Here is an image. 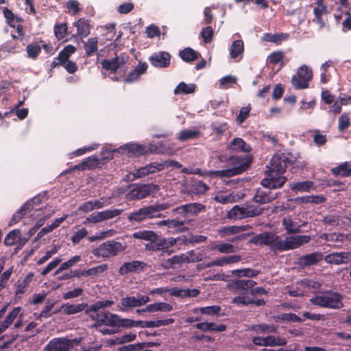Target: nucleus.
<instances>
[{
  "label": "nucleus",
  "instance_id": "nucleus-1",
  "mask_svg": "<svg viewBox=\"0 0 351 351\" xmlns=\"http://www.w3.org/2000/svg\"><path fill=\"white\" fill-rule=\"evenodd\" d=\"M291 162L285 155H273L266 166L267 170L265 171V178L261 182V185L269 189L282 188L287 181L284 173Z\"/></svg>",
  "mask_w": 351,
  "mask_h": 351
},
{
  "label": "nucleus",
  "instance_id": "nucleus-2",
  "mask_svg": "<svg viewBox=\"0 0 351 351\" xmlns=\"http://www.w3.org/2000/svg\"><path fill=\"white\" fill-rule=\"evenodd\" d=\"M214 159V163H223L221 167L225 169L218 171H211L209 172L210 176H215L219 178L232 177L241 174L245 171L252 162V155H216Z\"/></svg>",
  "mask_w": 351,
  "mask_h": 351
},
{
  "label": "nucleus",
  "instance_id": "nucleus-3",
  "mask_svg": "<svg viewBox=\"0 0 351 351\" xmlns=\"http://www.w3.org/2000/svg\"><path fill=\"white\" fill-rule=\"evenodd\" d=\"M158 147L154 144H138L130 142L116 148L112 145H105L100 154H154Z\"/></svg>",
  "mask_w": 351,
  "mask_h": 351
},
{
  "label": "nucleus",
  "instance_id": "nucleus-4",
  "mask_svg": "<svg viewBox=\"0 0 351 351\" xmlns=\"http://www.w3.org/2000/svg\"><path fill=\"white\" fill-rule=\"evenodd\" d=\"M169 167L172 169H180L182 165L174 160H167L161 162H152L144 167L134 169L127 176L128 179L132 181L135 179L141 178L148 174L158 172Z\"/></svg>",
  "mask_w": 351,
  "mask_h": 351
},
{
  "label": "nucleus",
  "instance_id": "nucleus-5",
  "mask_svg": "<svg viewBox=\"0 0 351 351\" xmlns=\"http://www.w3.org/2000/svg\"><path fill=\"white\" fill-rule=\"evenodd\" d=\"M168 208L169 206L166 204H156L146 206L137 210L131 212L128 216V219L131 223H141L147 219L159 218L162 217L161 212Z\"/></svg>",
  "mask_w": 351,
  "mask_h": 351
},
{
  "label": "nucleus",
  "instance_id": "nucleus-6",
  "mask_svg": "<svg viewBox=\"0 0 351 351\" xmlns=\"http://www.w3.org/2000/svg\"><path fill=\"white\" fill-rule=\"evenodd\" d=\"M125 248L126 246L123 243L112 239L99 244L93 249L92 253L96 257L107 259L119 255Z\"/></svg>",
  "mask_w": 351,
  "mask_h": 351
},
{
  "label": "nucleus",
  "instance_id": "nucleus-7",
  "mask_svg": "<svg viewBox=\"0 0 351 351\" xmlns=\"http://www.w3.org/2000/svg\"><path fill=\"white\" fill-rule=\"evenodd\" d=\"M342 298L341 294L328 291L323 294L316 295L310 299V302L311 304L321 307L339 309L343 306Z\"/></svg>",
  "mask_w": 351,
  "mask_h": 351
},
{
  "label": "nucleus",
  "instance_id": "nucleus-8",
  "mask_svg": "<svg viewBox=\"0 0 351 351\" xmlns=\"http://www.w3.org/2000/svg\"><path fill=\"white\" fill-rule=\"evenodd\" d=\"M313 78V71L307 65L300 66L295 75L292 77L291 83L295 89H305L308 88L309 82Z\"/></svg>",
  "mask_w": 351,
  "mask_h": 351
},
{
  "label": "nucleus",
  "instance_id": "nucleus-9",
  "mask_svg": "<svg viewBox=\"0 0 351 351\" xmlns=\"http://www.w3.org/2000/svg\"><path fill=\"white\" fill-rule=\"evenodd\" d=\"M158 189V186L155 184H133L130 191L125 195V198L128 201L143 199L149 196L151 193H154Z\"/></svg>",
  "mask_w": 351,
  "mask_h": 351
},
{
  "label": "nucleus",
  "instance_id": "nucleus-10",
  "mask_svg": "<svg viewBox=\"0 0 351 351\" xmlns=\"http://www.w3.org/2000/svg\"><path fill=\"white\" fill-rule=\"evenodd\" d=\"M263 209L254 205H248L245 207L234 206L227 213L228 219H243L246 217H254L260 215Z\"/></svg>",
  "mask_w": 351,
  "mask_h": 351
},
{
  "label": "nucleus",
  "instance_id": "nucleus-11",
  "mask_svg": "<svg viewBox=\"0 0 351 351\" xmlns=\"http://www.w3.org/2000/svg\"><path fill=\"white\" fill-rule=\"evenodd\" d=\"M149 301V297L146 295L137 294L136 297L127 295L121 299L120 304L118 305L119 311L128 312L132 308L143 306Z\"/></svg>",
  "mask_w": 351,
  "mask_h": 351
},
{
  "label": "nucleus",
  "instance_id": "nucleus-12",
  "mask_svg": "<svg viewBox=\"0 0 351 351\" xmlns=\"http://www.w3.org/2000/svg\"><path fill=\"white\" fill-rule=\"evenodd\" d=\"M113 159V155H107L105 157L99 158L95 155L87 157L80 163L75 165L71 170L85 171L87 169H93L95 168H101L106 164L109 160Z\"/></svg>",
  "mask_w": 351,
  "mask_h": 351
},
{
  "label": "nucleus",
  "instance_id": "nucleus-13",
  "mask_svg": "<svg viewBox=\"0 0 351 351\" xmlns=\"http://www.w3.org/2000/svg\"><path fill=\"white\" fill-rule=\"evenodd\" d=\"M313 8V18L312 21L319 25L320 28L326 26L328 23V8L324 0H317L311 5Z\"/></svg>",
  "mask_w": 351,
  "mask_h": 351
},
{
  "label": "nucleus",
  "instance_id": "nucleus-14",
  "mask_svg": "<svg viewBox=\"0 0 351 351\" xmlns=\"http://www.w3.org/2000/svg\"><path fill=\"white\" fill-rule=\"evenodd\" d=\"M73 342L66 337H56L48 342L44 351H69L73 348Z\"/></svg>",
  "mask_w": 351,
  "mask_h": 351
},
{
  "label": "nucleus",
  "instance_id": "nucleus-15",
  "mask_svg": "<svg viewBox=\"0 0 351 351\" xmlns=\"http://www.w3.org/2000/svg\"><path fill=\"white\" fill-rule=\"evenodd\" d=\"M252 343L257 346H285L287 343V339L284 337H275L268 335L265 337L256 336L252 339Z\"/></svg>",
  "mask_w": 351,
  "mask_h": 351
},
{
  "label": "nucleus",
  "instance_id": "nucleus-16",
  "mask_svg": "<svg viewBox=\"0 0 351 351\" xmlns=\"http://www.w3.org/2000/svg\"><path fill=\"white\" fill-rule=\"evenodd\" d=\"M279 237L276 234L271 232H264L259 234H256L254 236L250 239V243L255 245H271V249L272 250H274L275 243H276L278 241Z\"/></svg>",
  "mask_w": 351,
  "mask_h": 351
},
{
  "label": "nucleus",
  "instance_id": "nucleus-17",
  "mask_svg": "<svg viewBox=\"0 0 351 351\" xmlns=\"http://www.w3.org/2000/svg\"><path fill=\"white\" fill-rule=\"evenodd\" d=\"M128 56L121 53L114 58L105 59L101 62L102 68L106 71H110L111 73H115L119 67L128 62Z\"/></svg>",
  "mask_w": 351,
  "mask_h": 351
},
{
  "label": "nucleus",
  "instance_id": "nucleus-18",
  "mask_svg": "<svg viewBox=\"0 0 351 351\" xmlns=\"http://www.w3.org/2000/svg\"><path fill=\"white\" fill-rule=\"evenodd\" d=\"M171 58L169 53L159 51L149 56V61L154 67L167 68L170 65Z\"/></svg>",
  "mask_w": 351,
  "mask_h": 351
},
{
  "label": "nucleus",
  "instance_id": "nucleus-19",
  "mask_svg": "<svg viewBox=\"0 0 351 351\" xmlns=\"http://www.w3.org/2000/svg\"><path fill=\"white\" fill-rule=\"evenodd\" d=\"M202 258L197 256H195L194 252L191 251L190 256L182 254L180 255H176L169 258L167 260L166 263L167 267H173L176 265L181 264L182 263H190V262H197L201 261Z\"/></svg>",
  "mask_w": 351,
  "mask_h": 351
},
{
  "label": "nucleus",
  "instance_id": "nucleus-20",
  "mask_svg": "<svg viewBox=\"0 0 351 351\" xmlns=\"http://www.w3.org/2000/svg\"><path fill=\"white\" fill-rule=\"evenodd\" d=\"M147 264L143 261H133L132 262L124 263L119 268V273L124 276L129 273H138L143 271Z\"/></svg>",
  "mask_w": 351,
  "mask_h": 351
},
{
  "label": "nucleus",
  "instance_id": "nucleus-21",
  "mask_svg": "<svg viewBox=\"0 0 351 351\" xmlns=\"http://www.w3.org/2000/svg\"><path fill=\"white\" fill-rule=\"evenodd\" d=\"M324 256L321 252H312L311 254L302 256L298 258L299 265L304 268L315 265L323 260Z\"/></svg>",
  "mask_w": 351,
  "mask_h": 351
},
{
  "label": "nucleus",
  "instance_id": "nucleus-22",
  "mask_svg": "<svg viewBox=\"0 0 351 351\" xmlns=\"http://www.w3.org/2000/svg\"><path fill=\"white\" fill-rule=\"evenodd\" d=\"M255 285L256 282L252 280H234L228 283V287L233 291H243L245 293Z\"/></svg>",
  "mask_w": 351,
  "mask_h": 351
},
{
  "label": "nucleus",
  "instance_id": "nucleus-23",
  "mask_svg": "<svg viewBox=\"0 0 351 351\" xmlns=\"http://www.w3.org/2000/svg\"><path fill=\"white\" fill-rule=\"evenodd\" d=\"M282 226L289 234H296L301 232V228L307 224L306 221H304L301 224H298L294 221L291 217L287 216L282 219Z\"/></svg>",
  "mask_w": 351,
  "mask_h": 351
},
{
  "label": "nucleus",
  "instance_id": "nucleus-24",
  "mask_svg": "<svg viewBox=\"0 0 351 351\" xmlns=\"http://www.w3.org/2000/svg\"><path fill=\"white\" fill-rule=\"evenodd\" d=\"M147 64L146 62H139L138 66L132 71H130L125 78L126 83H132L138 80L140 76L145 73L147 69Z\"/></svg>",
  "mask_w": 351,
  "mask_h": 351
},
{
  "label": "nucleus",
  "instance_id": "nucleus-25",
  "mask_svg": "<svg viewBox=\"0 0 351 351\" xmlns=\"http://www.w3.org/2000/svg\"><path fill=\"white\" fill-rule=\"evenodd\" d=\"M276 198V194H273L270 191H264L261 189H258L253 197V201L257 204H265L271 202Z\"/></svg>",
  "mask_w": 351,
  "mask_h": 351
},
{
  "label": "nucleus",
  "instance_id": "nucleus-26",
  "mask_svg": "<svg viewBox=\"0 0 351 351\" xmlns=\"http://www.w3.org/2000/svg\"><path fill=\"white\" fill-rule=\"evenodd\" d=\"M331 173L335 176L342 178L351 176V161H346L339 164L331 169Z\"/></svg>",
  "mask_w": 351,
  "mask_h": 351
},
{
  "label": "nucleus",
  "instance_id": "nucleus-27",
  "mask_svg": "<svg viewBox=\"0 0 351 351\" xmlns=\"http://www.w3.org/2000/svg\"><path fill=\"white\" fill-rule=\"evenodd\" d=\"M195 328L203 332H223L227 328L225 324H217L213 322H201L195 325Z\"/></svg>",
  "mask_w": 351,
  "mask_h": 351
},
{
  "label": "nucleus",
  "instance_id": "nucleus-28",
  "mask_svg": "<svg viewBox=\"0 0 351 351\" xmlns=\"http://www.w3.org/2000/svg\"><path fill=\"white\" fill-rule=\"evenodd\" d=\"M298 248L295 240L292 236L287 237L285 241H278L274 245V250L283 252Z\"/></svg>",
  "mask_w": 351,
  "mask_h": 351
},
{
  "label": "nucleus",
  "instance_id": "nucleus-29",
  "mask_svg": "<svg viewBox=\"0 0 351 351\" xmlns=\"http://www.w3.org/2000/svg\"><path fill=\"white\" fill-rule=\"evenodd\" d=\"M175 242L176 241L173 239V237L162 239H158V237L156 239V248H158V251H163L168 254H171L173 252V250H169V248L175 245Z\"/></svg>",
  "mask_w": 351,
  "mask_h": 351
},
{
  "label": "nucleus",
  "instance_id": "nucleus-30",
  "mask_svg": "<svg viewBox=\"0 0 351 351\" xmlns=\"http://www.w3.org/2000/svg\"><path fill=\"white\" fill-rule=\"evenodd\" d=\"M179 56L183 61L191 63L198 60L201 57V55L199 52L195 51L192 48L186 47L180 51Z\"/></svg>",
  "mask_w": 351,
  "mask_h": 351
},
{
  "label": "nucleus",
  "instance_id": "nucleus-31",
  "mask_svg": "<svg viewBox=\"0 0 351 351\" xmlns=\"http://www.w3.org/2000/svg\"><path fill=\"white\" fill-rule=\"evenodd\" d=\"M21 311V308L14 307L5 317V319L0 324V334L5 331L17 317L19 313Z\"/></svg>",
  "mask_w": 351,
  "mask_h": 351
},
{
  "label": "nucleus",
  "instance_id": "nucleus-32",
  "mask_svg": "<svg viewBox=\"0 0 351 351\" xmlns=\"http://www.w3.org/2000/svg\"><path fill=\"white\" fill-rule=\"evenodd\" d=\"M189 219H181L179 217L172 219H169L167 228H174L175 232L177 233L184 232L188 230V228L184 227V225L189 223Z\"/></svg>",
  "mask_w": 351,
  "mask_h": 351
},
{
  "label": "nucleus",
  "instance_id": "nucleus-33",
  "mask_svg": "<svg viewBox=\"0 0 351 351\" xmlns=\"http://www.w3.org/2000/svg\"><path fill=\"white\" fill-rule=\"evenodd\" d=\"M232 151L248 153L251 152V146L247 144L241 138H235L230 145Z\"/></svg>",
  "mask_w": 351,
  "mask_h": 351
},
{
  "label": "nucleus",
  "instance_id": "nucleus-34",
  "mask_svg": "<svg viewBox=\"0 0 351 351\" xmlns=\"http://www.w3.org/2000/svg\"><path fill=\"white\" fill-rule=\"evenodd\" d=\"M241 261V256L240 255H231L227 257H222L219 259L215 260L211 263H208V267L213 266H223L228 264L236 263Z\"/></svg>",
  "mask_w": 351,
  "mask_h": 351
},
{
  "label": "nucleus",
  "instance_id": "nucleus-35",
  "mask_svg": "<svg viewBox=\"0 0 351 351\" xmlns=\"http://www.w3.org/2000/svg\"><path fill=\"white\" fill-rule=\"evenodd\" d=\"M289 34L286 33H265L263 34L262 39L264 41L274 43L276 45H280L283 41L288 39Z\"/></svg>",
  "mask_w": 351,
  "mask_h": 351
},
{
  "label": "nucleus",
  "instance_id": "nucleus-36",
  "mask_svg": "<svg viewBox=\"0 0 351 351\" xmlns=\"http://www.w3.org/2000/svg\"><path fill=\"white\" fill-rule=\"evenodd\" d=\"M126 318H121L119 315L109 313L106 322V326L125 328Z\"/></svg>",
  "mask_w": 351,
  "mask_h": 351
},
{
  "label": "nucleus",
  "instance_id": "nucleus-37",
  "mask_svg": "<svg viewBox=\"0 0 351 351\" xmlns=\"http://www.w3.org/2000/svg\"><path fill=\"white\" fill-rule=\"evenodd\" d=\"M84 48L86 57H91L98 51V38L97 37L89 38L84 43Z\"/></svg>",
  "mask_w": 351,
  "mask_h": 351
},
{
  "label": "nucleus",
  "instance_id": "nucleus-38",
  "mask_svg": "<svg viewBox=\"0 0 351 351\" xmlns=\"http://www.w3.org/2000/svg\"><path fill=\"white\" fill-rule=\"evenodd\" d=\"M250 228V226L249 225L225 226L219 229V232L222 236L232 235L247 230Z\"/></svg>",
  "mask_w": 351,
  "mask_h": 351
},
{
  "label": "nucleus",
  "instance_id": "nucleus-39",
  "mask_svg": "<svg viewBox=\"0 0 351 351\" xmlns=\"http://www.w3.org/2000/svg\"><path fill=\"white\" fill-rule=\"evenodd\" d=\"M77 34L82 38L86 37L90 34V26L88 20L80 19L75 23Z\"/></svg>",
  "mask_w": 351,
  "mask_h": 351
},
{
  "label": "nucleus",
  "instance_id": "nucleus-40",
  "mask_svg": "<svg viewBox=\"0 0 351 351\" xmlns=\"http://www.w3.org/2000/svg\"><path fill=\"white\" fill-rule=\"evenodd\" d=\"M88 306L86 303H81L78 304H65L62 306L61 308L64 315H73L84 311Z\"/></svg>",
  "mask_w": 351,
  "mask_h": 351
},
{
  "label": "nucleus",
  "instance_id": "nucleus-41",
  "mask_svg": "<svg viewBox=\"0 0 351 351\" xmlns=\"http://www.w3.org/2000/svg\"><path fill=\"white\" fill-rule=\"evenodd\" d=\"M348 255L346 252L333 253L325 257V261L331 264L340 265L346 262Z\"/></svg>",
  "mask_w": 351,
  "mask_h": 351
},
{
  "label": "nucleus",
  "instance_id": "nucleus-42",
  "mask_svg": "<svg viewBox=\"0 0 351 351\" xmlns=\"http://www.w3.org/2000/svg\"><path fill=\"white\" fill-rule=\"evenodd\" d=\"M108 268L107 264H102L86 270H80V277L96 276L105 272Z\"/></svg>",
  "mask_w": 351,
  "mask_h": 351
},
{
  "label": "nucleus",
  "instance_id": "nucleus-43",
  "mask_svg": "<svg viewBox=\"0 0 351 351\" xmlns=\"http://www.w3.org/2000/svg\"><path fill=\"white\" fill-rule=\"evenodd\" d=\"M132 237L136 239L154 241L158 238V234L152 230H139L134 232Z\"/></svg>",
  "mask_w": 351,
  "mask_h": 351
},
{
  "label": "nucleus",
  "instance_id": "nucleus-44",
  "mask_svg": "<svg viewBox=\"0 0 351 351\" xmlns=\"http://www.w3.org/2000/svg\"><path fill=\"white\" fill-rule=\"evenodd\" d=\"M76 51V48L72 45H69L64 47L58 53L56 58L58 60L60 61V63L64 64L67 62L70 56Z\"/></svg>",
  "mask_w": 351,
  "mask_h": 351
},
{
  "label": "nucleus",
  "instance_id": "nucleus-45",
  "mask_svg": "<svg viewBox=\"0 0 351 351\" xmlns=\"http://www.w3.org/2000/svg\"><path fill=\"white\" fill-rule=\"evenodd\" d=\"M251 329L256 333L260 334L276 333L278 330V327L274 324L268 325L266 324H260L252 325Z\"/></svg>",
  "mask_w": 351,
  "mask_h": 351
},
{
  "label": "nucleus",
  "instance_id": "nucleus-46",
  "mask_svg": "<svg viewBox=\"0 0 351 351\" xmlns=\"http://www.w3.org/2000/svg\"><path fill=\"white\" fill-rule=\"evenodd\" d=\"M172 309L173 307L170 304L163 302L148 304L147 308L149 313H154L158 311L167 313L170 312Z\"/></svg>",
  "mask_w": 351,
  "mask_h": 351
},
{
  "label": "nucleus",
  "instance_id": "nucleus-47",
  "mask_svg": "<svg viewBox=\"0 0 351 351\" xmlns=\"http://www.w3.org/2000/svg\"><path fill=\"white\" fill-rule=\"evenodd\" d=\"M31 206L30 202H26L19 210L17 212H16L12 219H10V221L9 223V226H12L16 223H18L24 215H26V213L27 210H29Z\"/></svg>",
  "mask_w": 351,
  "mask_h": 351
},
{
  "label": "nucleus",
  "instance_id": "nucleus-48",
  "mask_svg": "<svg viewBox=\"0 0 351 351\" xmlns=\"http://www.w3.org/2000/svg\"><path fill=\"white\" fill-rule=\"evenodd\" d=\"M34 276V273L29 272L21 282L19 280L15 291L16 295L23 294L26 291V289L32 282Z\"/></svg>",
  "mask_w": 351,
  "mask_h": 351
},
{
  "label": "nucleus",
  "instance_id": "nucleus-49",
  "mask_svg": "<svg viewBox=\"0 0 351 351\" xmlns=\"http://www.w3.org/2000/svg\"><path fill=\"white\" fill-rule=\"evenodd\" d=\"M244 43L242 40H234L230 49V55L232 58H237L243 53Z\"/></svg>",
  "mask_w": 351,
  "mask_h": 351
},
{
  "label": "nucleus",
  "instance_id": "nucleus-50",
  "mask_svg": "<svg viewBox=\"0 0 351 351\" xmlns=\"http://www.w3.org/2000/svg\"><path fill=\"white\" fill-rule=\"evenodd\" d=\"M195 90V84H187L184 82H182L178 84L174 90L175 95L180 94H191L194 93Z\"/></svg>",
  "mask_w": 351,
  "mask_h": 351
},
{
  "label": "nucleus",
  "instance_id": "nucleus-51",
  "mask_svg": "<svg viewBox=\"0 0 351 351\" xmlns=\"http://www.w3.org/2000/svg\"><path fill=\"white\" fill-rule=\"evenodd\" d=\"M260 274V271L251 268H244L241 269H234L232 274L238 277L245 276L248 278L256 277Z\"/></svg>",
  "mask_w": 351,
  "mask_h": 351
},
{
  "label": "nucleus",
  "instance_id": "nucleus-52",
  "mask_svg": "<svg viewBox=\"0 0 351 351\" xmlns=\"http://www.w3.org/2000/svg\"><path fill=\"white\" fill-rule=\"evenodd\" d=\"M276 321H283L288 322H302V319L295 313H281L274 316Z\"/></svg>",
  "mask_w": 351,
  "mask_h": 351
},
{
  "label": "nucleus",
  "instance_id": "nucleus-53",
  "mask_svg": "<svg viewBox=\"0 0 351 351\" xmlns=\"http://www.w3.org/2000/svg\"><path fill=\"white\" fill-rule=\"evenodd\" d=\"M3 16L6 19L7 23L12 27H15L16 23H21V19L19 17H15L14 13L8 8H3Z\"/></svg>",
  "mask_w": 351,
  "mask_h": 351
},
{
  "label": "nucleus",
  "instance_id": "nucleus-54",
  "mask_svg": "<svg viewBox=\"0 0 351 351\" xmlns=\"http://www.w3.org/2000/svg\"><path fill=\"white\" fill-rule=\"evenodd\" d=\"M188 217L197 215L199 213L205 210L206 207L204 205L193 202L185 204Z\"/></svg>",
  "mask_w": 351,
  "mask_h": 351
},
{
  "label": "nucleus",
  "instance_id": "nucleus-55",
  "mask_svg": "<svg viewBox=\"0 0 351 351\" xmlns=\"http://www.w3.org/2000/svg\"><path fill=\"white\" fill-rule=\"evenodd\" d=\"M313 186V182L311 181H303L293 183L290 184V188L293 191L301 192L308 191Z\"/></svg>",
  "mask_w": 351,
  "mask_h": 351
},
{
  "label": "nucleus",
  "instance_id": "nucleus-56",
  "mask_svg": "<svg viewBox=\"0 0 351 351\" xmlns=\"http://www.w3.org/2000/svg\"><path fill=\"white\" fill-rule=\"evenodd\" d=\"M199 130H184L179 133V141L184 142L189 139L197 138L199 136Z\"/></svg>",
  "mask_w": 351,
  "mask_h": 351
},
{
  "label": "nucleus",
  "instance_id": "nucleus-57",
  "mask_svg": "<svg viewBox=\"0 0 351 351\" xmlns=\"http://www.w3.org/2000/svg\"><path fill=\"white\" fill-rule=\"evenodd\" d=\"M212 250H217L222 254H230L234 252V246L229 243H221L213 245Z\"/></svg>",
  "mask_w": 351,
  "mask_h": 351
},
{
  "label": "nucleus",
  "instance_id": "nucleus-58",
  "mask_svg": "<svg viewBox=\"0 0 351 351\" xmlns=\"http://www.w3.org/2000/svg\"><path fill=\"white\" fill-rule=\"evenodd\" d=\"M80 261V256H74L69 260H68L66 262L62 263L60 267L56 271L54 275L56 276L59 274L60 272H62L64 270H66L69 269V267L75 265L76 263H77Z\"/></svg>",
  "mask_w": 351,
  "mask_h": 351
},
{
  "label": "nucleus",
  "instance_id": "nucleus-59",
  "mask_svg": "<svg viewBox=\"0 0 351 351\" xmlns=\"http://www.w3.org/2000/svg\"><path fill=\"white\" fill-rule=\"evenodd\" d=\"M21 232L19 230H13L10 231L5 237L3 243L6 246H12L16 243Z\"/></svg>",
  "mask_w": 351,
  "mask_h": 351
},
{
  "label": "nucleus",
  "instance_id": "nucleus-60",
  "mask_svg": "<svg viewBox=\"0 0 351 351\" xmlns=\"http://www.w3.org/2000/svg\"><path fill=\"white\" fill-rule=\"evenodd\" d=\"M42 47L38 45L28 44L26 47L27 57L36 60L41 52Z\"/></svg>",
  "mask_w": 351,
  "mask_h": 351
},
{
  "label": "nucleus",
  "instance_id": "nucleus-61",
  "mask_svg": "<svg viewBox=\"0 0 351 351\" xmlns=\"http://www.w3.org/2000/svg\"><path fill=\"white\" fill-rule=\"evenodd\" d=\"M220 311L221 307L219 306H208L195 308L194 312H199L202 314L212 315L219 313Z\"/></svg>",
  "mask_w": 351,
  "mask_h": 351
},
{
  "label": "nucleus",
  "instance_id": "nucleus-62",
  "mask_svg": "<svg viewBox=\"0 0 351 351\" xmlns=\"http://www.w3.org/2000/svg\"><path fill=\"white\" fill-rule=\"evenodd\" d=\"M114 303L113 300H99L90 305L89 311H98L101 308L111 306Z\"/></svg>",
  "mask_w": 351,
  "mask_h": 351
},
{
  "label": "nucleus",
  "instance_id": "nucleus-63",
  "mask_svg": "<svg viewBox=\"0 0 351 351\" xmlns=\"http://www.w3.org/2000/svg\"><path fill=\"white\" fill-rule=\"evenodd\" d=\"M67 32V25L66 23L56 24L54 26V34L58 40L63 39Z\"/></svg>",
  "mask_w": 351,
  "mask_h": 351
},
{
  "label": "nucleus",
  "instance_id": "nucleus-64",
  "mask_svg": "<svg viewBox=\"0 0 351 351\" xmlns=\"http://www.w3.org/2000/svg\"><path fill=\"white\" fill-rule=\"evenodd\" d=\"M118 351H151L150 350H143L141 343L129 344L119 347Z\"/></svg>",
  "mask_w": 351,
  "mask_h": 351
}]
</instances>
